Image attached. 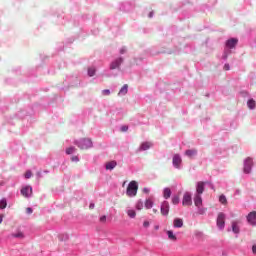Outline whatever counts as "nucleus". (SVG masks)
<instances>
[{
    "mask_svg": "<svg viewBox=\"0 0 256 256\" xmlns=\"http://www.w3.org/2000/svg\"><path fill=\"white\" fill-rule=\"evenodd\" d=\"M151 149V142H143L139 148V151H147Z\"/></svg>",
    "mask_w": 256,
    "mask_h": 256,
    "instance_id": "14",
    "label": "nucleus"
},
{
    "mask_svg": "<svg viewBox=\"0 0 256 256\" xmlns=\"http://www.w3.org/2000/svg\"><path fill=\"white\" fill-rule=\"evenodd\" d=\"M129 91V85L125 84L123 87L120 89L118 95H127V92Z\"/></svg>",
    "mask_w": 256,
    "mask_h": 256,
    "instance_id": "19",
    "label": "nucleus"
},
{
    "mask_svg": "<svg viewBox=\"0 0 256 256\" xmlns=\"http://www.w3.org/2000/svg\"><path fill=\"white\" fill-rule=\"evenodd\" d=\"M89 209H95V203H91V204L89 205Z\"/></svg>",
    "mask_w": 256,
    "mask_h": 256,
    "instance_id": "42",
    "label": "nucleus"
},
{
    "mask_svg": "<svg viewBox=\"0 0 256 256\" xmlns=\"http://www.w3.org/2000/svg\"><path fill=\"white\" fill-rule=\"evenodd\" d=\"M185 155L192 159V157H195V155H197V149L186 150Z\"/></svg>",
    "mask_w": 256,
    "mask_h": 256,
    "instance_id": "16",
    "label": "nucleus"
},
{
    "mask_svg": "<svg viewBox=\"0 0 256 256\" xmlns=\"http://www.w3.org/2000/svg\"><path fill=\"white\" fill-rule=\"evenodd\" d=\"M153 207V201H151L150 199L145 201V208L146 209H151Z\"/></svg>",
    "mask_w": 256,
    "mask_h": 256,
    "instance_id": "25",
    "label": "nucleus"
},
{
    "mask_svg": "<svg viewBox=\"0 0 256 256\" xmlns=\"http://www.w3.org/2000/svg\"><path fill=\"white\" fill-rule=\"evenodd\" d=\"M124 53H127V48H126V47H122V48L120 49V54H121V55H124Z\"/></svg>",
    "mask_w": 256,
    "mask_h": 256,
    "instance_id": "36",
    "label": "nucleus"
},
{
    "mask_svg": "<svg viewBox=\"0 0 256 256\" xmlns=\"http://www.w3.org/2000/svg\"><path fill=\"white\" fill-rule=\"evenodd\" d=\"M203 191H205V182H198L196 187L197 195H203Z\"/></svg>",
    "mask_w": 256,
    "mask_h": 256,
    "instance_id": "12",
    "label": "nucleus"
},
{
    "mask_svg": "<svg viewBox=\"0 0 256 256\" xmlns=\"http://www.w3.org/2000/svg\"><path fill=\"white\" fill-rule=\"evenodd\" d=\"M173 205H179V196H174L172 198Z\"/></svg>",
    "mask_w": 256,
    "mask_h": 256,
    "instance_id": "31",
    "label": "nucleus"
},
{
    "mask_svg": "<svg viewBox=\"0 0 256 256\" xmlns=\"http://www.w3.org/2000/svg\"><path fill=\"white\" fill-rule=\"evenodd\" d=\"M194 205L196 207H200L201 205H203V198H201L200 194H196V196L194 197Z\"/></svg>",
    "mask_w": 256,
    "mask_h": 256,
    "instance_id": "13",
    "label": "nucleus"
},
{
    "mask_svg": "<svg viewBox=\"0 0 256 256\" xmlns=\"http://www.w3.org/2000/svg\"><path fill=\"white\" fill-rule=\"evenodd\" d=\"M149 17L150 18L153 17V12H150Z\"/></svg>",
    "mask_w": 256,
    "mask_h": 256,
    "instance_id": "46",
    "label": "nucleus"
},
{
    "mask_svg": "<svg viewBox=\"0 0 256 256\" xmlns=\"http://www.w3.org/2000/svg\"><path fill=\"white\" fill-rule=\"evenodd\" d=\"M102 95H111V91L109 89H105L102 91Z\"/></svg>",
    "mask_w": 256,
    "mask_h": 256,
    "instance_id": "33",
    "label": "nucleus"
},
{
    "mask_svg": "<svg viewBox=\"0 0 256 256\" xmlns=\"http://www.w3.org/2000/svg\"><path fill=\"white\" fill-rule=\"evenodd\" d=\"M143 227H149V221H144Z\"/></svg>",
    "mask_w": 256,
    "mask_h": 256,
    "instance_id": "41",
    "label": "nucleus"
},
{
    "mask_svg": "<svg viewBox=\"0 0 256 256\" xmlns=\"http://www.w3.org/2000/svg\"><path fill=\"white\" fill-rule=\"evenodd\" d=\"M117 167V162L116 161H110L108 163H106V169L108 171H113L114 168Z\"/></svg>",
    "mask_w": 256,
    "mask_h": 256,
    "instance_id": "15",
    "label": "nucleus"
},
{
    "mask_svg": "<svg viewBox=\"0 0 256 256\" xmlns=\"http://www.w3.org/2000/svg\"><path fill=\"white\" fill-rule=\"evenodd\" d=\"M123 63V58H118L110 64V69H119Z\"/></svg>",
    "mask_w": 256,
    "mask_h": 256,
    "instance_id": "11",
    "label": "nucleus"
},
{
    "mask_svg": "<svg viewBox=\"0 0 256 256\" xmlns=\"http://www.w3.org/2000/svg\"><path fill=\"white\" fill-rule=\"evenodd\" d=\"M152 211H153V213H157V209H153Z\"/></svg>",
    "mask_w": 256,
    "mask_h": 256,
    "instance_id": "47",
    "label": "nucleus"
},
{
    "mask_svg": "<svg viewBox=\"0 0 256 256\" xmlns=\"http://www.w3.org/2000/svg\"><path fill=\"white\" fill-rule=\"evenodd\" d=\"M182 159H181V156L179 154H175L173 156V160H172V163L174 165V167H176V169H179L181 163H182Z\"/></svg>",
    "mask_w": 256,
    "mask_h": 256,
    "instance_id": "7",
    "label": "nucleus"
},
{
    "mask_svg": "<svg viewBox=\"0 0 256 256\" xmlns=\"http://www.w3.org/2000/svg\"><path fill=\"white\" fill-rule=\"evenodd\" d=\"M139 189V185H137L136 181H131L128 184L127 190H126V195L128 197H135L137 195V191Z\"/></svg>",
    "mask_w": 256,
    "mask_h": 256,
    "instance_id": "1",
    "label": "nucleus"
},
{
    "mask_svg": "<svg viewBox=\"0 0 256 256\" xmlns=\"http://www.w3.org/2000/svg\"><path fill=\"white\" fill-rule=\"evenodd\" d=\"M128 130H129V126H122L121 127L122 132H125V131H128Z\"/></svg>",
    "mask_w": 256,
    "mask_h": 256,
    "instance_id": "37",
    "label": "nucleus"
},
{
    "mask_svg": "<svg viewBox=\"0 0 256 256\" xmlns=\"http://www.w3.org/2000/svg\"><path fill=\"white\" fill-rule=\"evenodd\" d=\"M247 221L250 225H256V211H252L248 214Z\"/></svg>",
    "mask_w": 256,
    "mask_h": 256,
    "instance_id": "9",
    "label": "nucleus"
},
{
    "mask_svg": "<svg viewBox=\"0 0 256 256\" xmlns=\"http://www.w3.org/2000/svg\"><path fill=\"white\" fill-rule=\"evenodd\" d=\"M136 209L138 211H141L143 209V201L139 200L137 203H136Z\"/></svg>",
    "mask_w": 256,
    "mask_h": 256,
    "instance_id": "29",
    "label": "nucleus"
},
{
    "mask_svg": "<svg viewBox=\"0 0 256 256\" xmlns=\"http://www.w3.org/2000/svg\"><path fill=\"white\" fill-rule=\"evenodd\" d=\"M163 197H164V199H169L171 197V189L170 188H165L163 190Z\"/></svg>",
    "mask_w": 256,
    "mask_h": 256,
    "instance_id": "20",
    "label": "nucleus"
},
{
    "mask_svg": "<svg viewBox=\"0 0 256 256\" xmlns=\"http://www.w3.org/2000/svg\"><path fill=\"white\" fill-rule=\"evenodd\" d=\"M3 223V216H0V225Z\"/></svg>",
    "mask_w": 256,
    "mask_h": 256,
    "instance_id": "44",
    "label": "nucleus"
},
{
    "mask_svg": "<svg viewBox=\"0 0 256 256\" xmlns=\"http://www.w3.org/2000/svg\"><path fill=\"white\" fill-rule=\"evenodd\" d=\"M253 167V159L248 157L244 160V168H243V172L246 174L251 173V169Z\"/></svg>",
    "mask_w": 256,
    "mask_h": 256,
    "instance_id": "3",
    "label": "nucleus"
},
{
    "mask_svg": "<svg viewBox=\"0 0 256 256\" xmlns=\"http://www.w3.org/2000/svg\"><path fill=\"white\" fill-rule=\"evenodd\" d=\"M20 193L23 197H31L33 188L31 186H25L21 189Z\"/></svg>",
    "mask_w": 256,
    "mask_h": 256,
    "instance_id": "6",
    "label": "nucleus"
},
{
    "mask_svg": "<svg viewBox=\"0 0 256 256\" xmlns=\"http://www.w3.org/2000/svg\"><path fill=\"white\" fill-rule=\"evenodd\" d=\"M182 205L184 207H191L193 205V200L191 198V193L186 192L183 196Z\"/></svg>",
    "mask_w": 256,
    "mask_h": 256,
    "instance_id": "4",
    "label": "nucleus"
},
{
    "mask_svg": "<svg viewBox=\"0 0 256 256\" xmlns=\"http://www.w3.org/2000/svg\"><path fill=\"white\" fill-rule=\"evenodd\" d=\"M88 75H89V77H93V75H95V68H89Z\"/></svg>",
    "mask_w": 256,
    "mask_h": 256,
    "instance_id": "32",
    "label": "nucleus"
},
{
    "mask_svg": "<svg viewBox=\"0 0 256 256\" xmlns=\"http://www.w3.org/2000/svg\"><path fill=\"white\" fill-rule=\"evenodd\" d=\"M232 231L233 233L239 234L240 228H239V223L236 221L232 222Z\"/></svg>",
    "mask_w": 256,
    "mask_h": 256,
    "instance_id": "18",
    "label": "nucleus"
},
{
    "mask_svg": "<svg viewBox=\"0 0 256 256\" xmlns=\"http://www.w3.org/2000/svg\"><path fill=\"white\" fill-rule=\"evenodd\" d=\"M237 43H239L238 39L236 38L229 39L226 42V47H228V49H235V47L237 46Z\"/></svg>",
    "mask_w": 256,
    "mask_h": 256,
    "instance_id": "8",
    "label": "nucleus"
},
{
    "mask_svg": "<svg viewBox=\"0 0 256 256\" xmlns=\"http://www.w3.org/2000/svg\"><path fill=\"white\" fill-rule=\"evenodd\" d=\"M206 211H207V209L202 208V209H199L198 213H199V215H205Z\"/></svg>",
    "mask_w": 256,
    "mask_h": 256,
    "instance_id": "35",
    "label": "nucleus"
},
{
    "mask_svg": "<svg viewBox=\"0 0 256 256\" xmlns=\"http://www.w3.org/2000/svg\"><path fill=\"white\" fill-rule=\"evenodd\" d=\"M12 237H15L16 239H24L25 234H23V232H17L16 234H12Z\"/></svg>",
    "mask_w": 256,
    "mask_h": 256,
    "instance_id": "23",
    "label": "nucleus"
},
{
    "mask_svg": "<svg viewBox=\"0 0 256 256\" xmlns=\"http://www.w3.org/2000/svg\"><path fill=\"white\" fill-rule=\"evenodd\" d=\"M224 69H225V71H229V69H230L229 64H225Z\"/></svg>",
    "mask_w": 256,
    "mask_h": 256,
    "instance_id": "40",
    "label": "nucleus"
},
{
    "mask_svg": "<svg viewBox=\"0 0 256 256\" xmlns=\"http://www.w3.org/2000/svg\"><path fill=\"white\" fill-rule=\"evenodd\" d=\"M107 222V216H101L100 217V223H106Z\"/></svg>",
    "mask_w": 256,
    "mask_h": 256,
    "instance_id": "34",
    "label": "nucleus"
},
{
    "mask_svg": "<svg viewBox=\"0 0 256 256\" xmlns=\"http://www.w3.org/2000/svg\"><path fill=\"white\" fill-rule=\"evenodd\" d=\"M76 145L79 147V149H91L93 147V141L89 138H83L80 141L76 142Z\"/></svg>",
    "mask_w": 256,
    "mask_h": 256,
    "instance_id": "2",
    "label": "nucleus"
},
{
    "mask_svg": "<svg viewBox=\"0 0 256 256\" xmlns=\"http://www.w3.org/2000/svg\"><path fill=\"white\" fill-rule=\"evenodd\" d=\"M252 253H254V255H256V244H254V245L252 246Z\"/></svg>",
    "mask_w": 256,
    "mask_h": 256,
    "instance_id": "38",
    "label": "nucleus"
},
{
    "mask_svg": "<svg viewBox=\"0 0 256 256\" xmlns=\"http://www.w3.org/2000/svg\"><path fill=\"white\" fill-rule=\"evenodd\" d=\"M149 190L147 188L144 189V193H148Z\"/></svg>",
    "mask_w": 256,
    "mask_h": 256,
    "instance_id": "45",
    "label": "nucleus"
},
{
    "mask_svg": "<svg viewBox=\"0 0 256 256\" xmlns=\"http://www.w3.org/2000/svg\"><path fill=\"white\" fill-rule=\"evenodd\" d=\"M7 207V200L2 199L0 200V209H5Z\"/></svg>",
    "mask_w": 256,
    "mask_h": 256,
    "instance_id": "28",
    "label": "nucleus"
},
{
    "mask_svg": "<svg viewBox=\"0 0 256 256\" xmlns=\"http://www.w3.org/2000/svg\"><path fill=\"white\" fill-rule=\"evenodd\" d=\"M161 215H169V202L164 201L161 205Z\"/></svg>",
    "mask_w": 256,
    "mask_h": 256,
    "instance_id": "10",
    "label": "nucleus"
},
{
    "mask_svg": "<svg viewBox=\"0 0 256 256\" xmlns=\"http://www.w3.org/2000/svg\"><path fill=\"white\" fill-rule=\"evenodd\" d=\"M26 212H27L29 215H31V213H33V209L27 208V209H26Z\"/></svg>",
    "mask_w": 256,
    "mask_h": 256,
    "instance_id": "39",
    "label": "nucleus"
},
{
    "mask_svg": "<svg viewBox=\"0 0 256 256\" xmlns=\"http://www.w3.org/2000/svg\"><path fill=\"white\" fill-rule=\"evenodd\" d=\"M77 151L76 147H70L66 150L67 155H72V153H75Z\"/></svg>",
    "mask_w": 256,
    "mask_h": 256,
    "instance_id": "26",
    "label": "nucleus"
},
{
    "mask_svg": "<svg viewBox=\"0 0 256 256\" xmlns=\"http://www.w3.org/2000/svg\"><path fill=\"white\" fill-rule=\"evenodd\" d=\"M166 233H167L168 239H170V241H177V236H175L173 231L168 230Z\"/></svg>",
    "mask_w": 256,
    "mask_h": 256,
    "instance_id": "21",
    "label": "nucleus"
},
{
    "mask_svg": "<svg viewBox=\"0 0 256 256\" xmlns=\"http://www.w3.org/2000/svg\"><path fill=\"white\" fill-rule=\"evenodd\" d=\"M247 105L249 109H255V105H256L255 100L253 99L248 100Z\"/></svg>",
    "mask_w": 256,
    "mask_h": 256,
    "instance_id": "24",
    "label": "nucleus"
},
{
    "mask_svg": "<svg viewBox=\"0 0 256 256\" xmlns=\"http://www.w3.org/2000/svg\"><path fill=\"white\" fill-rule=\"evenodd\" d=\"M219 201L222 203V205H227V197H225V195H221L219 197Z\"/></svg>",
    "mask_w": 256,
    "mask_h": 256,
    "instance_id": "27",
    "label": "nucleus"
},
{
    "mask_svg": "<svg viewBox=\"0 0 256 256\" xmlns=\"http://www.w3.org/2000/svg\"><path fill=\"white\" fill-rule=\"evenodd\" d=\"M217 227L219 229H225V214L220 212L217 217Z\"/></svg>",
    "mask_w": 256,
    "mask_h": 256,
    "instance_id": "5",
    "label": "nucleus"
},
{
    "mask_svg": "<svg viewBox=\"0 0 256 256\" xmlns=\"http://www.w3.org/2000/svg\"><path fill=\"white\" fill-rule=\"evenodd\" d=\"M72 161H79V157L73 156V157H72Z\"/></svg>",
    "mask_w": 256,
    "mask_h": 256,
    "instance_id": "43",
    "label": "nucleus"
},
{
    "mask_svg": "<svg viewBox=\"0 0 256 256\" xmlns=\"http://www.w3.org/2000/svg\"><path fill=\"white\" fill-rule=\"evenodd\" d=\"M174 227L181 228L183 227V219L181 218H175L173 222Z\"/></svg>",
    "mask_w": 256,
    "mask_h": 256,
    "instance_id": "17",
    "label": "nucleus"
},
{
    "mask_svg": "<svg viewBox=\"0 0 256 256\" xmlns=\"http://www.w3.org/2000/svg\"><path fill=\"white\" fill-rule=\"evenodd\" d=\"M24 177L25 179H31V177H33V173L31 172V170L26 171Z\"/></svg>",
    "mask_w": 256,
    "mask_h": 256,
    "instance_id": "30",
    "label": "nucleus"
},
{
    "mask_svg": "<svg viewBox=\"0 0 256 256\" xmlns=\"http://www.w3.org/2000/svg\"><path fill=\"white\" fill-rule=\"evenodd\" d=\"M127 215L130 217V219H135V217H137V212H135L133 209H129L127 210Z\"/></svg>",
    "mask_w": 256,
    "mask_h": 256,
    "instance_id": "22",
    "label": "nucleus"
}]
</instances>
